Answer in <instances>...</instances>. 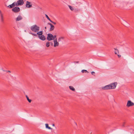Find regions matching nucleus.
<instances>
[{"label":"nucleus","instance_id":"nucleus-1","mask_svg":"<svg viewBox=\"0 0 134 134\" xmlns=\"http://www.w3.org/2000/svg\"><path fill=\"white\" fill-rule=\"evenodd\" d=\"M30 29L34 32L36 33L40 30V27L36 25H34L30 27Z\"/></svg>","mask_w":134,"mask_h":134},{"label":"nucleus","instance_id":"nucleus-2","mask_svg":"<svg viewBox=\"0 0 134 134\" xmlns=\"http://www.w3.org/2000/svg\"><path fill=\"white\" fill-rule=\"evenodd\" d=\"M36 33H37L36 34H35L34 33H33L32 32H31L30 31L29 32V33L30 34H31L35 36H37V35H38V37L39 36H40L42 35L43 34V33L42 31H38Z\"/></svg>","mask_w":134,"mask_h":134},{"label":"nucleus","instance_id":"nucleus-3","mask_svg":"<svg viewBox=\"0 0 134 134\" xmlns=\"http://www.w3.org/2000/svg\"><path fill=\"white\" fill-rule=\"evenodd\" d=\"M47 39L48 41L53 40L54 38L53 37V35L51 34H48L47 35Z\"/></svg>","mask_w":134,"mask_h":134},{"label":"nucleus","instance_id":"nucleus-4","mask_svg":"<svg viewBox=\"0 0 134 134\" xmlns=\"http://www.w3.org/2000/svg\"><path fill=\"white\" fill-rule=\"evenodd\" d=\"M12 11L15 13H17L19 12L20 10V9L19 7H14L12 9Z\"/></svg>","mask_w":134,"mask_h":134},{"label":"nucleus","instance_id":"nucleus-5","mask_svg":"<svg viewBox=\"0 0 134 134\" xmlns=\"http://www.w3.org/2000/svg\"><path fill=\"white\" fill-rule=\"evenodd\" d=\"M117 84V82H115L113 83H111L109 85L111 89H114L115 88Z\"/></svg>","mask_w":134,"mask_h":134},{"label":"nucleus","instance_id":"nucleus-6","mask_svg":"<svg viewBox=\"0 0 134 134\" xmlns=\"http://www.w3.org/2000/svg\"><path fill=\"white\" fill-rule=\"evenodd\" d=\"M134 105V103L132 102L130 100H128L127 102V106L129 107Z\"/></svg>","mask_w":134,"mask_h":134},{"label":"nucleus","instance_id":"nucleus-7","mask_svg":"<svg viewBox=\"0 0 134 134\" xmlns=\"http://www.w3.org/2000/svg\"><path fill=\"white\" fill-rule=\"evenodd\" d=\"M17 5H21L24 3V2L23 0H18L16 2Z\"/></svg>","mask_w":134,"mask_h":134},{"label":"nucleus","instance_id":"nucleus-8","mask_svg":"<svg viewBox=\"0 0 134 134\" xmlns=\"http://www.w3.org/2000/svg\"><path fill=\"white\" fill-rule=\"evenodd\" d=\"M31 3L28 1H27L26 6L27 8H30L32 7V5L31 4Z\"/></svg>","mask_w":134,"mask_h":134},{"label":"nucleus","instance_id":"nucleus-9","mask_svg":"<svg viewBox=\"0 0 134 134\" xmlns=\"http://www.w3.org/2000/svg\"><path fill=\"white\" fill-rule=\"evenodd\" d=\"M54 47H56L57 46H59V43L57 41V38H56V39H55L54 40Z\"/></svg>","mask_w":134,"mask_h":134},{"label":"nucleus","instance_id":"nucleus-10","mask_svg":"<svg viewBox=\"0 0 134 134\" xmlns=\"http://www.w3.org/2000/svg\"><path fill=\"white\" fill-rule=\"evenodd\" d=\"M102 89L103 90H107L108 89H111L110 88V86L109 85H106L104 87L102 88Z\"/></svg>","mask_w":134,"mask_h":134},{"label":"nucleus","instance_id":"nucleus-11","mask_svg":"<svg viewBox=\"0 0 134 134\" xmlns=\"http://www.w3.org/2000/svg\"><path fill=\"white\" fill-rule=\"evenodd\" d=\"M23 19V17L20 15H19L15 19L16 21H18L21 20Z\"/></svg>","mask_w":134,"mask_h":134},{"label":"nucleus","instance_id":"nucleus-12","mask_svg":"<svg viewBox=\"0 0 134 134\" xmlns=\"http://www.w3.org/2000/svg\"><path fill=\"white\" fill-rule=\"evenodd\" d=\"M38 37L40 39L43 41H44L46 40V37L45 36L42 35L38 36Z\"/></svg>","mask_w":134,"mask_h":134},{"label":"nucleus","instance_id":"nucleus-13","mask_svg":"<svg viewBox=\"0 0 134 134\" xmlns=\"http://www.w3.org/2000/svg\"><path fill=\"white\" fill-rule=\"evenodd\" d=\"M48 24L50 25L51 26L50 31H52L53 30L54 28V26L50 23H48Z\"/></svg>","mask_w":134,"mask_h":134},{"label":"nucleus","instance_id":"nucleus-14","mask_svg":"<svg viewBox=\"0 0 134 134\" xmlns=\"http://www.w3.org/2000/svg\"><path fill=\"white\" fill-rule=\"evenodd\" d=\"M69 88L70 89L72 90V91H75V89L73 86H69Z\"/></svg>","mask_w":134,"mask_h":134},{"label":"nucleus","instance_id":"nucleus-15","mask_svg":"<svg viewBox=\"0 0 134 134\" xmlns=\"http://www.w3.org/2000/svg\"><path fill=\"white\" fill-rule=\"evenodd\" d=\"M46 125V128L48 129H52V128H51L50 127H49L48 126V125L47 124H45Z\"/></svg>","mask_w":134,"mask_h":134},{"label":"nucleus","instance_id":"nucleus-16","mask_svg":"<svg viewBox=\"0 0 134 134\" xmlns=\"http://www.w3.org/2000/svg\"><path fill=\"white\" fill-rule=\"evenodd\" d=\"M114 49L115 50V53L116 54H118L119 53L118 50L116 48H115Z\"/></svg>","mask_w":134,"mask_h":134},{"label":"nucleus","instance_id":"nucleus-17","mask_svg":"<svg viewBox=\"0 0 134 134\" xmlns=\"http://www.w3.org/2000/svg\"><path fill=\"white\" fill-rule=\"evenodd\" d=\"M16 2H13L12 4V5L13 6V7H14L15 6H17V4H16Z\"/></svg>","mask_w":134,"mask_h":134},{"label":"nucleus","instance_id":"nucleus-18","mask_svg":"<svg viewBox=\"0 0 134 134\" xmlns=\"http://www.w3.org/2000/svg\"><path fill=\"white\" fill-rule=\"evenodd\" d=\"M26 97L27 99V100L28 101L29 103H31V100L30 99H29L27 95H26Z\"/></svg>","mask_w":134,"mask_h":134},{"label":"nucleus","instance_id":"nucleus-19","mask_svg":"<svg viewBox=\"0 0 134 134\" xmlns=\"http://www.w3.org/2000/svg\"><path fill=\"white\" fill-rule=\"evenodd\" d=\"M81 72L82 73H84V72H87V73H88V71L86 70H83L81 71Z\"/></svg>","mask_w":134,"mask_h":134},{"label":"nucleus","instance_id":"nucleus-20","mask_svg":"<svg viewBox=\"0 0 134 134\" xmlns=\"http://www.w3.org/2000/svg\"><path fill=\"white\" fill-rule=\"evenodd\" d=\"M50 46V43L49 42H47L46 43V46L47 47H48Z\"/></svg>","mask_w":134,"mask_h":134},{"label":"nucleus","instance_id":"nucleus-21","mask_svg":"<svg viewBox=\"0 0 134 134\" xmlns=\"http://www.w3.org/2000/svg\"><path fill=\"white\" fill-rule=\"evenodd\" d=\"M69 8L70 9V10L72 11H73L74 10V8L73 7H72L71 6L69 5Z\"/></svg>","mask_w":134,"mask_h":134},{"label":"nucleus","instance_id":"nucleus-22","mask_svg":"<svg viewBox=\"0 0 134 134\" xmlns=\"http://www.w3.org/2000/svg\"><path fill=\"white\" fill-rule=\"evenodd\" d=\"M45 16L47 19L48 20L50 21L51 20L47 14H46Z\"/></svg>","mask_w":134,"mask_h":134},{"label":"nucleus","instance_id":"nucleus-23","mask_svg":"<svg viewBox=\"0 0 134 134\" xmlns=\"http://www.w3.org/2000/svg\"><path fill=\"white\" fill-rule=\"evenodd\" d=\"M8 7L10 8H11L13 7L12 4L9 5Z\"/></svg>","mask_w":134,"mask_h":134},{"label":"nucleus","instance_id":"nucleus-24","mask_svg":"<svg viewBox=\"0 0 134 134\" xmlns=\"http://www.w3.org/2000/svg\"><path fill=\"white\" fill-rule=\"evenodd\" d=\"M1 21H2L3 22V15L1 14Z\"/></svg>","mask_w":134,"mask_h":134},{"label":"nucleus","instance_id":"nucleus-25","mask_svg":"<svg viewBox=\"0 0 134 134\" xmlns=\"http://www.w3.org/2000/svg\"><path fill=\"white\" fill-rule=\"evenodd\" d=\"M53 37L54 39L53 40H54L55 39H56V38L57 36L56 35H54V36H53Z\"/></svg>","mask_w":134,"mask_h":134},{"label":"nucleus","instance_id":"nucleus-26","mask_svg":"<svg viewBox=\"0 0 134 134\" xmlns=\"http://www.w3.org/2000/svg\"><path fill=\"white\" fill-rule=\"evenodd\" d=\"M91 74L92 75H94L95 76V72L94 71L92 72Z\"/></svg>","mask_w":134,"mask_h":134},{"label":"nucleus","instance_id":"nucleus-27","mask_svg":"<svg viewBox=\"0 0 134 134\" xmlns=\"http://www.w3.org/2000/svg\"><path fill=\"white\" fill-rule=\"evenodd\" d=\"M50 22H51L52 23H53V24H54V25H55L56 24V23L54 22L52 20Z\"/></svg>","mask_w":134,"mask_h":134},{"label":"nucleus","instance_id":"nucleus-28","mask_svg":"<svg viewBox=\"0 0 134 134\" xmlns=\"http://www.w3.org/2000/svg\"><path fill=\"white\" fill-rule=\"evenodd\" d=\"M63 39V37H60L59 38L58 40H59L61 39Z\"/></svg>","mask_w":134,"mask_h":134},{"label":"nucleus","instance_id":"nucleus-29","mask_svg":"<svg viewBox=\"0 0 134 134\" xmlns=\"http://www.w3.org/2000/svg\"><path fill=\"white\" fill-rule=\"evenodd\" d=\"M6 72H11L9 70H8V71H6Z\"/></svg>","mask_w":134,"mask_h":134},{"label":"nucleus","instance_id":"nucleus-30","mask_svg":"<svg viewBox=\"0 0 134 134\" xmlns=\"http://www.w3.org/2000/svg\"><path fill=\"white\" fill-rule=\"evenodd\" d=\"M117 55L119 58L121 57V55H119L118 54Z\"/></svg>","mask_w":134,"mask_h":134},{"label":"nucleus","instance_id":"nucleus-31","mask_svg":"<svg viewBox=\"0 0 134 134\" xmlns=\"http://www.w3.org/2000/svg\"><path fill=\"white\" fill-rule=\"evenodd\" d=\"M51 43V45H52V46H53V43L51 42V43Z\"/></svg>","mask_w":134,"mask_h":134},{"label":"nucleus","instance_id":"nucleus-32","mask_svg":"<svg viewBox=\"0 0 134 134\" xmlns=\"http://www.w3.org/2000/svg\"><path fill=\"white\" fill-rule=\"evenodd\" d=\"M3 71H6V70H2Z\"/></svg>","mask_w":134,"mask_h":134},{"label":"nucleus","instance_id":"nucleus-33","mask_svg":"<svg viewBox=\"0 0 134 134\" xmlns=\"http://www.w3.org/2000/svg\"><path fill=\"white\" fill-rule=\"evenodd\" d=\"M125 124V122H124L123 123V126H124V124Z\"/></svg>","mask_w":134,"mask_h":134},{"label":"nucleus","instance_id":"nucleus-34","mask_svg":"<svg viewBox=\"0 0 134 134\" xmlns=\"http://www.w3.org/2000/svg\"><path fill=\"white\" fill-rule=\"evenodd\" d=\"M52 126H54L55 125H54V124H52Z\"/></svg>","mask_w":134,"mask_h":134},{"label":"nucleus","instance_id":"nucleus-35","mask_svg":"<svg viewBox=\"0 0 134 134\" xmlns=\"http://www.w3.org/2000/svg\"><path fill=\"white\" fill-rule=\"evenodd\" d=\"M76 63H79V62H76Z\"/></svg>","mask_w":134,"mask_h":134},{"label":"nucleus","instance_id":"nucleus-36","mask_svg":"<svg viewBox=\"0 0 134 134\" xmlns=\"http://www.w3.org/2000/svg\"><path fill=\"white\" fill-rule=\"evenodd\" d=\"M46 28H47L46 27H45V29H46Z\"/></svg>","mask_w":134,"mask_h":134},{"label":"nucleus","instance_id":"nucleus-37","mask_svg":"<svg viewBox=\"0 0 134 134\" xmlns=\"http://www.w3.org/2000/svg\"><path fill=\"white\" fill-rule=\"evenodd\" d=\"M75 123V124H76V125H77V124H76V123Z\"/></svg>","mask_w":134,"mask_h":134},{"label":"nucleus","instance_id":"nucleus-38","mask_svg":"<svg viewBox=\"0 0 134 134\" xmlns=\"http://www.w3.org/2000/svg\"><path fill=\"white\" fill-rule=\"evenodd\" d=\"M0 13H1V12L0 10Z\"/></svg>","mask_w":134,"mask_h":134}]
</instances>
